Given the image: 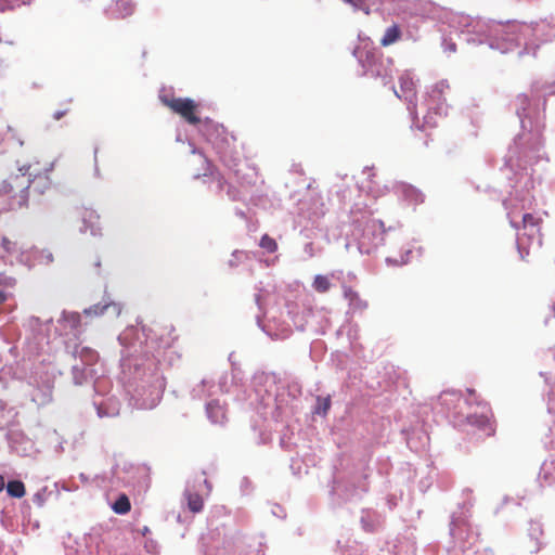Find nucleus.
I'll use <instances>...</instances> for the list:
<instances>
[{"mask_svg":"<svg viewBox=\"0 0 555 555\" xmlns=\"http://www.w3.org/2000/svg\"><path fill=\"white\" fill-rule=\"evenodd\" d=\"M30 177L28 168L23 167L0 182V207L2 210H17L27 206Z\"/></svg>","mask_w":555,"mask_h":555,"instance_id":"f257e3e1","label":"nucleus"},{"mask_svg":"<svg viewBox=\"0 0 555 555\" xmlns=\"http://www.w3.org/2000/svg\"><path fill=\"white\" fill-rule=\"evenodd\" d=\"M163 102L167 107H169L173 113L180 115L189 124L197 125L201 121L196 114L198 105L192 99L164 98Z\"/></svg>","mask_w":555,"mask_h":555,"instance_id":"f03ea898","label":"nucleus"},{"mask_svg":"<svg viewBox=\"0 0 555 555\" xmlns=\"http://www.w3.org/2000/svg\"><path fill=\"white\" fill-rule=\"evenodd\" d=\"M385 229L384 223L380 220L369 219L365 222L362 237L360 240L361 245H364L367 241L369 245L376 246L383 242Z\"/></svg>","mask_w":555,"mask_h":555,"instance_id":"7ed1b4c3","label":"nucleus"},{"mask_svg":"<svg viewBox=\"0 0 555 555\" xmlns=\"http://www.w3.org/2000/svg\"><path fill=\"white\" fill-rule=\"evenodd\" d=\"M80 217L83 223V227L80 229L81 231H90L92 235L101 233L100 216L94 209L83 208L80 212Z\"/></svg>","mask_w":555,"mask_h":555,"instance_id":"20e7f679","label":"nucleus"},{"mask_svg":"<svg viewBox=\"0 0 555 555\" xmlns=\"http://www.w3.org/2000/svg\"><path fill=\"white\" fill-rule=\"evenodd\" d=\"M400 92L396 94L400 99L412 102L415 99V82L409 73H404L399 77Z\"/></svg>","mask_w":555,"mask_h":555,"instance_id":"39448f33","label":"nucleus"},{"mask_svg":"<svg viewBox=\"0 0 555 555\" xmlns=\"http://www.w3.org/2000/svg\"><path fill=\"white\" fill-rule=\"evenodd\" d=\"M206 413L208 418L214 424H223L227 421L225 408L217 399H214L207 403Z\"/></svg>","mask_w":555,"mask_h":555,"instance_id":"423d86ee","label":"nucleus"},{"mask_svg":"<svg viewBox=\"0 0 555 555\" xmlns=\"http://www.w3.org/2000/svg\"><path fill=\"white\" fill-rule=\"evenodd\" d=\"M52 186V181L48 175V171L35 175L34 178H30V189L34 192L42 195Z\"/></svg>","mask_w":555,"mask_h":555,"instance_id":"0eeeda50","label":"nucleus"},{"mask_svg":"<svg viewBox=\"0 0 555 555\" xmlns=\"http://www.w3.org/2000/svg\"><path fill=\"white\" fill-rule=\"evenodd\" d=\"M108 309H113V311L116 314L120 313V307L119 305L115 302H104V304H95L92 307L85 309L83 313L86 315H102L104 314Z\"/></svg>","mask_w":555,"mask_h":555,"instance_id":"6e6552de","label":"nucleus"},{"mask_svg":"<svg viewBox=\"0 0 555 555\" xmlns=\"http://www.w3.org/2000/svg\"><path fill=\"white\" fill-rule=\"evenodd\" d=\"M401 29L399 25L393 24L390 27H388L384 34V36L380 39V46L382 47H389L397 42L401 38Z\"/></svg>","mask_w":555,"mask_h":555,"instance_id":"1a4fd4ad","label":"nucleus"},{"mask_svg":"<svg viewBox=\"0 0 555 555\" xmlns=\"http://www.w3.org/2000/svg\"><path fill=\"white\" fill-rule=\"evenodd\" d=\"M345 297L348 299L349 305L354 310H362L367 306L366 301L362 300L359 293L353 291L352 288L345 289Z\"/></svg>","mask_w":555,"mask_h":555,"instance_id":"9d476101","label":"nucleus"},{"mask_svg":"<svg viewBox=\"0 0 555 555\" xmlns=\"http://www.w3.org/2000/svg\"><path fill=\"white\" fill-rule=\"evenodd\" d=\"M188 507L192 513H199L204 507L203 498L198 493L185 492Z\"/></svg>","mask_w":555,"mask_h":555,"instance_id":"9b49d317","label":"nucleus"},{"mask_svg":"<svg viewBox=\"0 0 555 555\" xmlns=\"http://www.w3.org/2000/svg\"><path fill=\"white\" fill-rule=\"evenodd\" d=\"M112 509L119 515H125L130 512L131 503L129 498L122 493L118 496L115 503L112 505Z\"/></svg>","mask_w":555,"mask_h":555,"instance_id":"f8f14e48","label":"nucleus"},{"mask_svg":"<svg viewBox=\"0 0 555 555\" xmlns=\"http://www.w3.org/2000/svg\"><path fill=\"white\" fill-rule=\"evenodd\" d=\"M7 491L10 496L17 499L23 498L26 493L25 486L20 480L9 481L7 485Z\"/></svg>","mask_w":555,"mask_h":555,"instance_id":"ddd939ff","label":"nucleus"},{"mask_svg":"<svg viewBox=\"0 0 555 555\" xmlns=\"http://www.w3.org/2000/svg\"><path fill=\"white\" fill-rule=\"evenodd\" d=\"M332 287L331 279L328 275H317L314 276V288L319 293L328 292Z\"/></svg>","mask_w":555,"mask_h":555,"instance_id":"4468645a","label":"nucleus"},{"mask_svg":"<svg viewBox=\"0 0 555 555\" xmlns=\"http://www.w3.org/2000/svg\"><path fill=\"white\" fill-rule=\"evenodd\" d=\"M259 246L270 254L275 253L278 249L275 240L268 234L262 235Z\"/></svg>","mask_w":555,"mask_h":555,"instance_id":"2eb2a0df","label":"nucleus"},{"mask_svg":"<svg viewBox=\"0 0 555 555\" xmlns=\"http://www.w3.org/2000/svg\"><path fill=\"white\" fill-rule=\"evenodd\" d=\"M1 247L4 254L13 255L18 251L17 243L11 241L9 237L3 236L1 238Z\"/></svg>","mask_w":555,"mask_h":555,"instance_id":"dca6fc26","label":"nucleus"},{"mask_svg":"<svg viewBox=\"0 0 555 555\" xmlns=\"http://www.w3.org/2000/svg\"><path fill=\"white\" fill-rule=\"evenodd\" d=\"M541 221L542 220L540 218L533 216L532 214H525L522 217L524 229H527L528 227L535 228L537 232L540 231Z\"/></svg>","mask_w":555,"mask_h":555,"instance_id":"f3484780","label":"nucleus"},{"mask_svg":"<svg viewBox=\"0 0 555 555\" xmlns=\"http://www.w3.org/2000/svg\"><path fill=\"white\" fill-rule=\"evenodd\" d=\"M331 408V398L330 396L325 398L318 397V405L314 409V413L326 415Z\"/></svg>","mask_w":555,"mask_h":555,"instance_id":"a211bd4d","label":"nucleus"},{"mask_svg":"<svg viewBox=\"0 0 555 555\" xmlns=\"http://www.w3.org/2000/svg\"><path fill=\"white\" fill-rule=\"evenodd\" d=\"M212 144L221 157L227 153L228 147L230 146L229 141L225 137H222L220 141H212Z\"/></svg>","mask_w":555,"mask_h":555,"instance_id":"6ab92c4d","label":"nucleus"},{"mask_svg":"<svg viewBox=\"0 0 555 555\" xmlns=\"http://www.w3.org/2000/svg\"><path fill=\"white\" fill-rule=\"evenodd\" d=\"M517 246H518V251H519L520 258L522 260H525L526 257L529 255V250L526 248L522 237L518 238Z\"/></svg>","mask_w":555,"mask_h":555,"instance_id":"aec40b11","label":"nucleus"},{"mask_svg":"<svg viewBox=\"0 0 555 555\" xmlns=\"http://www.w3.org/2000/svg\"><path fill=\"white\" fill-rule=\"evenodd\" d=\"M69 107H64V108H61V109H56L52 117L54 120H60L61 118H63L65 115H67L69 113Z\"/></svg>","mask_w":555,"mask_h":555,"instance_id":"412c9836","label":"nucleus"},{"mask_svg":"<svg viewBox=\"0 0 555 555\" xmlns=\"http://www.w3.org/2000/svg\"><path fill=\"white\" fill-rule=\"evenodd\" d=\"M476 423L480 426V427H488L490 433L493 431V428H492V425H491V422L490 420L487 417V416H481L479 421H476Z\"/></svg>","mask_w":555,"mask_h":555,"instance_id":"4be33fe9","label":"nucleus"},{"mask_svg":"<svg viewBox=\"0 0 555 555\" xmlns=\"http://www.w3.org/2000/svg\"><path fill=\"white\" fill-rule=\"evenodd\" d=\"M346 3L351 4L353 8L359 9L363 4V0H343Z\"/></svg>","mask_w":555,"mask_h":555,"instance_id":"5701e85b","label":"nucleus"},{"mask_svg":"<svg viewBox=\"0 0 555 555\" xmlns=\"http://www.w3.org/2000/svg\"><path fill=\"white\" fill-rule=\"evenodd\" d=\"M440 94H441V90H439L438 88H435V89H433L429 98L431 99V98H435V96H440Z\"/></svg>","mask_w":555,"mask_h":555,"instance_id":"b1692460","label":"nucleus"},{"mask_svg":"<svg viewBox=\"0 0 555 555\" xmlns=\"http://www.w3.org/2000/svg\"><path fill=\"white\" fill-rule=\"evenodd\" d=\"M98 149L94 150V168L95 171L99 172V165H98Z\"/></svg>","mask_w":555,"mask_h":555,"instance_id":"393cba45","label":"nucleus"},{"mask_svg":"<svg viewBox=\"0 0 555 555\" xmlns=\"http://www.w3.org/2000/svg\"><path fill=\"white\" fill-rule=\"evenodd\" d=\"M8 296L4 292L0 291V305L7 300Z\"/></svg>","mask_w":555,"mask_h":555,"instance_id":"a878e982","label":"nucleus"},{"mask_svg":"<svg viewBox=\"0 0 555 555\" xmlns=\"http://www.w3.org/2000/svg\"><path fill=\"white\" fill-rule=\"evenodd\" d=\"M518 100L521 102V104H527L528 103V98L526 95H519L518 96Z\"/></svg>","mask_w":555,"mask_h":555,"instance_id":"bb28decb","label":"nucleus"},{"mask_svg":"<svg viewBox=\"0 0 555 555\" xmlns=\"http://www.w3.org/2000/svg\"><path fill=\"white\" fill-rule=\"evenodd\" d=\"M4 489V478L0 475V492Z\"/></svg>","mask_w":555,"mask_h":555,"instance_id":"cd10ccee","label":"nucleus"},{"mask_svg":"<svg viewBox=\"0 0 555 555\" xmlns=\"http://www.w3.org/2000/svg\"><path fill=\"white\" fill-rule=\"evenodd\" d=\"M149 532H150V528L146 527V526L143 527L142 530H141L142 535H146Z\"/></svg>","mask_w":555,"mask_h":555,"instance_id":"c85d7f7f","label":"nucleus"},{"mask_svg":"<svg viewBox=\"0 0 555 555\" xmlns=\"http://www.w3.org/2000/svg\"><path fill=\"white\" fill-rule=\"evenodd\" d=\"M467 391H468V393H469L470 396H474V395H475V390H474V389H468Z\"/></svg>","mask_w":555,"mask_h":555,"instance_id":"c756f323","label":"nucleus"},{"mask_svg":"<svg viewBox=\"0 0 555 555\" xmlns=\"http://www.w3.org/2000/svg\"><path fill=\"white\" fill-rule=\"evenodd\" d=\"M219 186L222 188V181L221 179L219 180Z\"/></svg>","mask_w":555,"mask_h":555,"instance_id":"7c9ffc66","label":"nucleus"},{"mask_svg":"<svg viewBox=\"0 0 555 555\" xmlns=\"http://www.w3.org/2000/svg\"><path fill=\"white\" fill-rule=\"evenodd\" d=\"M553 311H554V314H555V305L553 306Z\"/></svg>","mask_w":555,"mask_h":555,"instance_id":"2f4dec72","label":"nucleus"}]
</instances>
